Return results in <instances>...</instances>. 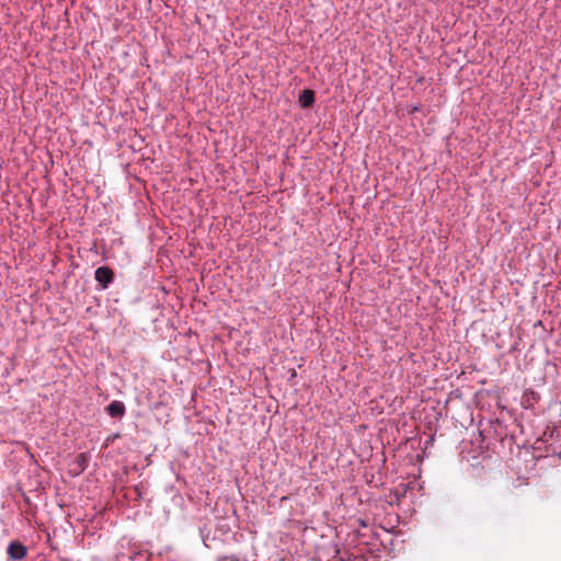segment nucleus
Here are the masks:
<instances>
[{
  "mask_svg": "<svg viewBox=\"0 0 561 561\" xmlns=\"http://www.w3.org/2000/svg\"><path fill=\"white\" fill-rule=\"evenodd\" d=\"M95 279L103 289L107 288L114 279V272L107 266H100L95 270Z\"/></svg>",
  "mask_w": 561,
  "mask_h": 561,
  "instance_id": "obj_1",
  "label": "nucleus"
},
{
  "mask_svg": "<svg viewBox=\"0 0 561 561\" xmlns=\"http://www.w3.org/2000/svg\"><path fill=\"white\" fill-rule=\"evenodd\" d=\"M8 554L13 560H21L26 556V548L20 542H11L8 547Z\"/></svg>",
  "mask_w": 561,
  "mask_h": 561,
  "instance_id": "obj_2",
  "label": "nucleus"
},
{
  "mask_svg": "<svg viewBox=\"0 0 561 561\" xmlns=\"http://www.w3.org/2000/svg\"><path fill=\"white\" fill-rule=\"evenodd\" d=\"M106 410L112 417H121L125 413V405L121 401H113L107 405Z\"/></svg>",
  "mask_w": 561,
  "mask_h": 561,
  "instance_id": "obj_3",
  "label": "nucleus"
},
{
  "mask_svg": "<svg viewBox=\"0 0 561 561\" xmlns=\"http://www.w3.org/2000/svg\"><path fill=\"white\" fill-rule=\"evenodd\" d=\"M314 103V92L306 89L299 95V104L301 107H310Z\"/></svg>",
  "mask_w": 561,
  "mask_h": 561,
  "instance_id": "obj_4",
  "label": "nucleus"
},
{
  "mask_svg": "<svg viewBox=\"0 0 561 561\" xmlns=\"http://www.w3.org/2000/svg\"><path fill=\"white\" fill-rule=\"evenodd\" d=\"M77 460H78V465H79L82 469H84V466H85L87 460H88L87 455H85V454H80V455L78 456Z\"/></svg>",
  "mask_w": 561,
  "mask_h": 561,
  "instance_id": "obj_5",
  "label": "nucleus"
}]
</instances>
